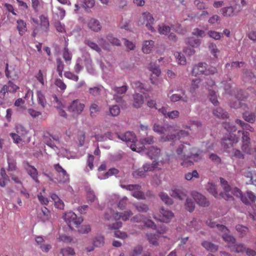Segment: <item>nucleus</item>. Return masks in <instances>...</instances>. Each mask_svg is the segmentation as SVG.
<instances>
[{
	"mask_svg": "<svg viewBox=\"0 0 256 256\" xmlns=\"http://www.w3.org/2000/svg\"><path fill=\"white\" fill-rule=\"evenodd\" d=\"M238 142V138L234 134H229V135L225 136L224 138L223 144L226 148H228L229 144L232 145Z\"/></svg>",
	"mask_w": 256,
	"mask_h": 256,
	"instance_id": "17",
	"label": "nucleus"
},
{
	"mask_svg": "<svg viewBox=\"0 0 256 256\" xmlns=\"http://www.w3.org/2000/svg\"><path fill=\"white\" fill-rule=\"evenodd\" d=\"M146 172L142 168H139L132 172V176L134 178H137L140 177H143L145 176Z\"/></svg>",
	"mask_w": 256,
	"mask_h": 256,
	"instance_id": "63",
	"label": "nucleus"
},
{
	"mask_svg": "<svg viewBox=\"0 0 256 256\" xmlns=\"http://www.w3.org/2000/svg\"><path fill=\"white\" fill-rule=\"evenodd\" d=\"M216 227L218 230L224 232V234L222 235V238L226 242L230 243L232 244H234L235 242V239L234 237L227 234L226 232H228V230L225 226L223 225L217 224Z\"/></svg>",
	"mask_w": 256,
	"mask_h": 256,
	"instance_id": "14",
	"label": "nucleus"
},
{
	"mask_svg": "<svg viewBox=\"0 0 256 256\" xmlns=\"http://www.w3.org/2000/svg\"><path fill=\"white\" fill-rule=\"evenodd\" d=\"M134 103L133 106L136 108H140L144 102V98L142 94H135L133 96Z\"/></svg>",
	"mask_w": 256,
	"mask_h": 256,
	"instance_id": "24",
	"label": "nucleus"
},
{
	"mask_svg": "<svg viewBox=\"0 0 256 256\" xmlns=\"http://www.w3.org/2000/svg\"><path fill=\"white\" fill-rule=\"evenodd\" d=\"M220 12L222 15L225 17L232 16L236 13L234 8L232 6L223 8L220 10Z\"/></svg>",
	"mask_w": 256,
	"mask_h": 256,
	"instance_id": "28",
	"label": "nucleus"
},
{
	"mask_svg": "<svg viewBox=\"0 0 256 256\" xmlns=\"http://www.w3.org/2000/svg\"><path fill=\"white\" fill-rule=\"evenodd\" d=\"M188 132L184 130H180L176 134H168L161 136V140L163 142H172V144L174 145V142L182 138L188 136Z\"/></svg>",
	"mask_w": 256,
	"mask_h": 256,
	"instance_id": "5",
	"label": "nucleus"
},
{
	"mask_svg": "<svg viewBox=\"0 0 256 256\" xmlns=\"http://www.w3.org/2000/svg\"><path fill=\"white\" fill-rule=\"evenodd\" d=\"M211 84L212 90L211 91L209 89V100L211 101V102L214 105L216 106L217 104L218 103L215 92L216 90V88L215 86L213 81L212 80L210 82L209 80V86H210V84Z\"/></svg>",
	"mask_w": 256,
	"mask_h": 256,
	"instance_id": "19",
	"label": "nucleus"
},
{
	"mask_svg": "<svg viewBox=\"0 0 256 256\" xmlns=\"http://www.w3.org/2000/svg\"><path fill=\"white\" fill-rule=\"evenodd\" d=\"M131 194L134 198L139 200H144L146 198L144 193L140 190V189L133 190Z\"/></svg>",
	"mask_w": 256,
	"mask_h": 256,
	"instance_id": "52",
	"label": "nucleus"
},
{
	"mask_svg": "<svg viewBox=\"0 0 256 256\" xmlns=\"http://www.w3.org/2000/svg\"><path fill=\"white\" fill-rule=\"evenodd\" d=\"M172 127L168 124L160 125L154 124L153 126V130L160 134H164L172 132Z\"/></svg>",
	"mask_w": 256,
	"mask_h": 256,
	"instance_id": "13",
	"label": "nucleus"
},
{
	"mask_svg": "<svg viewBox=\"0 0 256 256\" xmlns=\"http://www.w3.org/2000/svg\"><path fill=\"white\" fill-rule=\"evenodd\" d=\"M44 142L48 146L52 148L54 150H58V146L56 145L54 142L52 140L50 136L44 135L43 138Z\"/></svg>",
	"mask_w": 256,
	"mask_h": 256,
	"instance_id": "30",
	"label": "nucleus"
},
{
	"mask_svg": "<svg viewBox=\"0 0 256 256\" xmlns=\"http://www.w3.org/2000/svg\"><path fill=\"white\" fill-rule=\"evenodd\" d=\"M63 58L65 60L66 62H70L72 58V54L69 52L68 48L67 46H65L64 48L63 53H62Z\"/></svg>",
	"mask_w": 256,
	"mask_h": 256,
	"instance_id": "54",
	"label": "nucleus"
},
{
	"mask_svg": "<svg viewBox=\"0 0 256 256\" xmlns=\"http://www.w3.org/2000/svg\"><path fill=\"white\" fill-rule=\"evenodd\" d=\"M209 50L210 51V53L213 56L212 58H211L212 59V64H215V62H216L218 58V54L219 53L218 50L216 48V45L212 44L210 46H209Z\"/></svg>",
	"mask_w": 256,
	"mask_h": 256,
	"instance_id": "27",
	"label": "nucleus"
},
{
	"mask_svg": "<svg viewBox=\"0 0 256 256\" xmlns=\"http://www.w3.org/2000/svg\"><path fill=\"white\" fill-rule=\"evenodd\" d=\"M86 198L88 201L92 202H94L96 200H97L94 190H92L90 186H86Z\"/></svg>",
	"mask_w": 256,
	"mask_h": 256,
	"instance_id": "39",
	"label": "nucleus"
},
{
	"mask_svg": "<svg viewBox=\"0 0 256 256\" xmlns=\"http://www.w3.org/2000/svg\"><path fill=\"white\" fill-rule=\"evenodd\" d=\"M84 108V104L81 103L78 100H76L72 101L68 107V110L70 112L73 114L74 115H78L82 113Z\"/></svg>",
	"mask_w": 256,
	"mask_h": 256,
	"instance_id": "7",
	"label": "nucleus"
},
{
	"mask_svg": "<svg viewBox=\"0 0 256 256\" xmlns=\"http://www.w3.org/2000/svg\"><path fill=\"white\" fill-rule=\"evenodd\" d=\"M110 115L112 116H117L120 112V107L117 105L110 106L109 108Z\"/></svg>",
	"mask_w": 256,
	"mask_h": 256,
	"instance_id": "55",
	"label": "nucleus"
},
{
	"mask_svg": "<svg viewBox=\"0 0 256 256\" xmlns=\"http://www.w3.org/2000/svg\"><path fill=\"white\" fill-rule=\"evenodd\" d=\"M62 218L70 226L72 224L78 226L81 224L84 220L81 216H77L76 214L72 212L65 213L63 215Z\"/></svg>",
	"mask_w": 256,
	"mask_h": 256,
	"instance_id": "4",
	"label": "nucleus"
},
{
	"mask_svg": "<svg viewBox=\"0 0 256 256\" xmlns=\"http://www.w3.org/2000/svg\"><path fill=\"white\" fill-rule=\"evenodd\" d=\"M142 18L144 20V24H146V27L152 32H156L155 28L152 26L154 20L150 12H145L142 14Z\"/></svg>",
	"mask_w": 256,
	"mask_h": 256,
	"instance_id": "8",
	"label": "nucleus"
},
{
	"mask_svg": "<svg viewBox=\"0 0 256 256\" xmlns=\"http://www.w3.org/2000/svg\"><path fill=\"white\" fill-rule=\"evenodd\" d=\"M136 210L140 212H146L149 210V206L142 202H138L134 204Z\"/></svg>",
	"mask_w": 256,
	"mask_h": 256,
	"instance_id": "42",
	"label": "nucleus"
},
{
	"mask_svg": "<svg viewBox=\"0 0 256 256\" xmlns=\"http://www.w3.org/2000/svg\"><path fill=\"white\" fill-rule=\"evenodd\" d=\"M220 182L224 192H221L220 195L226 200H230L232 198V194L240 198L242 202L246 204H250L251 202H254L256 199V197L252 192H248L246 195L242 196L241 191L238 188H234L231 190V188L228 184V182L223 178H220Z\"/></svg>",
	"mask_w": 256,
	"mask_h": 256,
	"instance_id": "1",
	"label": "nucleus"
},
{
	"mask_svg": "<svg viewBox=\"0 0 256 256\" xmlns=\"http://www.w3.org/2000/svg\"><path fill=\"white\" fill-rule=\"evenodd\" d=\"M16 28L20 36H22L27 30L26 22L22 20H17Z\"/></svg>",
	"mask_w": 256,
	"mask_h": 256,
	"instance_id": "36",
	"label": "nucleus"
},
{
	"mask_svg": "<svg viewBox=\"0 0 256 256\" xmlns=\"http://www.w3.org/2000/svg\"><path fill=\"white\" fill-rule=\"evenodd\" d=\"M186 42L190 46L194 48L200 45V41L198 38L191 37L186 40Z\"/></svg>",
	"mask_w": 256,
	"mask_h": 256,
	"instance_id": "35",
	"label": "nucleus"
},
{
	"mask_svg": "<svg viewBox=\"0 0 256 256\" xmlns=\"http://www.w3.org/2000/svg\"><path fill=\"white\" fill-rule=\"evenodd\" d=\"M40 26L46 32H48L50 26L49 20L47 17L44 15L40 16Z\"/></svg>",
	"mask_w": 256,
	"mask_h": 256,
	"instance_id": "40",
	"label": "nucleus"
},
{
	"mask_svg": "<svg viewBox=\"0 0 256 256\" xmlns=\"http://www.w3.org/2000/svg\"><path fill=\"white\" fill-rule=\"evenodd\" d=\"M142 168L146 172L159 170L160 168L159 167V162L155 160L151 164L149 163L144 164L142 166Z\"/></svg>",
	"mask_w": 256,
	"mask_h": 256,
	"instance_id": "23",
	"label": "nucleus"
},
{
	"mask_svg": "<svg viewBox=\"0 0 256 256\" xmlns=\"http://www.w3.org/2000/svg\"><path fill=\"white\" fill-rule=\"evenodd\" d=\"M236 122L240 125L244 130H249L250 132H252L254 130V128L250 126V124L244 123L240 120H236Z\"/></svg>",
	"mask_w": 256,
	"mask_h": 256,
	"instance_id": "59",
	"label": "nucleus"
},
{
	"mask_svg": "<svg viewBox=\"0 0 256 256\" xmlns=\"http://www.w3.org/2000/svg\"><path fill=\"white\" fill-rule=\"evenodd\" d=\"M242 80L246 82L254 83L256 82V78L254 74L248 70H245L242 74Z\"/></svg>",
	"mask_w": 256,
	"mask_h": 256,
	"instance_id": "21",
	"label": "nucleus"
},
{
	"mask_svg": "<svg viewBox=\"0 0 256 256\" xmlns=\"http://www.w3.org/2000/svg\"><path fill=\"white\" fill-rule=\"evenodd\" d=\"M106 40L113 46H120L121 45L120 40L112 34L106 35Z\"/></svg>",
	"mask_w": 256,
	"mask_h": 256,
	"instance_id": "34",
	"label": "nucleus"
},
{
	"mask_svg": "<svg viewBox=\"0 0 256 256\" xmlns=\"http://www.w3.org/2000/svg\"><path fill=\"white\" fill-rule=\"evenodd\" d=\"M16 130L17 134L22 136L28 133L26 129L22 124H18L16 126Z\"/></svg>",
	"mask_w": 256,
	"mask_h": 256,
	"instance_id": "56",
	"label": "nucleus"
},
{
	"mask_svg": "<svg viewBox=\"0 0 256 256\" xmlns=\"http://www.w3.org/2000/svg\"><path fill=\"white\" fill-rule=\"evenodd\" d=\"M60 254L62 256H72L76 254L74 249L70 246L61 248Z\"/></svg>",
	"mask_w": 256,
	"mask_h": 256,
	"instance_id": "41",
	"label": "nucleus"
},
{
	"mask_svg": "<svg viewBox=\"0 0 256 256\" xmlns=\"http://www.w3.org/2000/svg\"><path fill=\"white\" fill-rule=\"evenodd\" d=\"M88 27L94 32H98L101 30L102 25L100 21L94 18H91L88 23Z\"/></svg>",
	"mask_w": 256,
	"mask_h": 256,
	"instance_id": "15",
	"label": "nucleus"
},
{
	"mask_svg": "<svg viewBox=\"0 0 256 256\" xmlns=\"http://www.w3.org/2000/svg\"><path fill=\"white\" fill-rule=\"evenodd\" d=\"M160 150L157 148L151 147L148 152V155L151 159L156 160L160 155Z\"/></svg>",
	"mask_w": 256,
	"mask_h": 256,
	"instance_id": "31",
	"label": "nucleus"
},
{
	"mask_svg": "<svg viewBox=\"0 0 256 256\" xmlns=\"http://www.w3.org/2000/svg\"><path fill=\"white\" fill-rule=\"evenodd\" d=\"M8 167L7 168L8 172H14L16 170V162L15 158L12 156H8L7 158Z\"/></svg>",
	"mask_w": 256,
	"mask_h": 256,
	"instance_id": "29",
	"label": "nucleus"
},
{
	"mask_svg": "<svg viewBox=\"0 0 256 256\" xmlns=\"http://www.w3.org/2000/svg\"><path fill=\"white\" fill-rule=\"evenodd\" d=\"M186 144L180 145L176 152L178 158L182 160L181 165L188 167L193 164V161L196 160L198 154L194 152V148H191L189 144L186 142Z\"/></svg>",
	"mask_w": 256,
	"mask_h": 256,
	"instance_id": "2",
	"label": "nucleus"
},
{
	"mask_svg": "<svg viewBox=\"0 0 256 256\" xmlns=\"http://www.w3.org/2000/svg\"><path fill=\"white\" fill-rule=\"evenodd\" d=\"M100 108L96 104L93 103L90 104V112L91 117H95L96 114L100 112Z\"/></svg>",
	"mask_w": 256,
	"mask_h": 256,
	"instance_id": "44",
	"label": "nucleus"
},
{
	"mask_svg": "<svg viewBox=\"0 0 256 256\" xmlns=\"http://www.w3.org/2000/svg\"><path fill=\"white\" fill-rule=\"evenodd\" d=\"M206 63L200 62L195 66L192 71V74L194 76H197L198 74H204L206 75Z\"/></svg>",
	"mask_w": 256,
	"mask_h": 256,
	"instance_id": "11",
	"label": "nucleus"
},
{
	"mask_svg": "<svg viewBox=\"0 0 256 256\" xmlns=\"http://www.w3.org/2000/svg\"><path fill=\"white\" fill-rule=\"evenodd\" d=\"M24 166L28 174L38 184L40 182L38 178V172L37 170L32 166H31L28 162H24Z\"/></svg>",
	"mask_w": 256,
	"mask_h": 256,
	"instance_id": "9",
	"label": "nucleus"
},
{
	"mask_svg": "<svg viewBox=\"0 0 256 256\" xmlns=\"http://www.w3.org/2000/svg\"><path fill=\"white\" fill-rule=\"evenodd\" d=\"M46 73L44 70H40L38 73L36 74V78L37 80L42 84L44 86L45 84L44 79H46Z\"/></svg>",
	"mask_w": 256,
	"mask_h": 256,
	"instance_id": "43",
	"label": "nucleus"
},
{
	"mask_svg": "<svg viewBox=\"0 0 256 256\" xmlns=\"http://www.w3.org/2000/svg\"><path fill=\"white\" fill-rule=\"evenodd\" d=\"M194 3L198 9H205L208 4V0H195Z\"/></svg>",
	"mask_w": 256,
	"mask_h": 256,
	"instance_id": "51",
	"label": "nucleus"
},
{
	"mask_svg": "<svg viewBox=\"0 0 256 256\" xmlns=\"http://www.w3.org/2000/svg\"><path fill=\"white\" fill-rule=\"evenodd\" d=\"M9 180V178L6 173L4 168H2L0 172V186L4 188L6 182Z\"/></svg>",
	"mask_w": 256,
	"mask_h": 256,
	"instance_id": "33",
	"label": "nucleus"
},
{
	"mask_svg": "<svg viewBox=\"0 0 256 256\" xmlns=\"http://www.w3.org/2000/svg\"><path fill=\"white\" fill-rule=\"evenodd\" d=\"M128 89V86L126 85H124L121 86H112V90L114 93L120 95L124 94Z\"/></svg>",
	"mask_w": 256,
	"mask_h": 256,
	"instance_id": "37",
	"label": "nucleus"
},
{
	"mask_svg": "<svg viewBox=\"0 0 256 256\" xmlns=\"http://www.w3.org/2000/svg\"><path fill=\"white\" fill-rule=\"evenodd\" d=\"M95 138L97 141L103 142L106 140L108 138L110 139L111 137V132H108L104 134H96L95 135Z\"/></svg>",
	"mask_w": 256,
	"mask_h": 256,
	"instance_id": "49",
	"label": "nucleus"
},
{
	"mask_svg": "<svg viewBox=\"0 0 256 256\" xmlns=\"http://www.w3.org/2000/svg\"><path fill=\"white\" fill-rule=\"evenodd\" d=\"M80 6L86 10L92 8L95 5V0H80Z\"/></svg>",
	"mask_w": 256,
	"mask_h": 256,
	"instance_id": "26",
	"label": "nucleus"
},
{
	"mask_svg": "<svg viewBox=\"0 0 256 256\" xmlns=\"http://www.w3.org/2000/svg\"><path fill=\"white\" fill-rule=\"evenodd\" d=\"M159 196L162 200L167 205H171L173 203L172 199L166 194L164 192L159 194Z\"/></svg>",
	"mask_w": 256,
	"mask_h": 256,
	"instance_id": "45",
	"label": "nucleus"
},
{
	"mask_svg": "<svg viewBox=\"0 0 256 256\" xmlns=\"http://www.w3.org/2000/svg\"><path fill=\"white\" fill-rule=\"evenodd\" d=\"M214 114L218 117L222 118H226L228 114L224 112V110L221 108H218L214 111Z\"/></svg>",
	"mask_w": 256,
	"mask_h": 256,
	"instance_id": "61",
	"label": "nucleus"
},
{
	"mask_svg": "<svg viewBox=\"0 0 256 256\" xmlns=\"http://www.w3.org/2000/svg\"><path fill=\"white\" fill-rule=\"evenodd\" d=\"M130 84L134 89L144 92V91L149 92L150 90V86H145L144 84L138 80L131 81Z\"/></svg>",
	"mask_w": 256,
	"mask_h": 256,
	"instance_id": "16",
	"label": "nucleus"
},
{
	"mask_svg": "<svg viewBox=\"0 0 256 256\" xmlns=\"http://www.w3.org/2000/svg\"><path fill=\"white\" fill-rule=\"evenodd\" d=\"M104 238L103 236H96L93 242V244L96 247H100L102 246L104 243Z\"/></svg>",
	"mask_w": 256,
	"mask_h": 256,
	"instance_id": "50",
	"label": "nucleus"
},
{
	"mask_svg": "<svg viewBox=\"0 0 256 256\" xmlns=\"http://www.w3.org/2000/svg\"><path fill=\"white\" fill-rule=\"evenodd\" d=\"M64 76L67 78L75 82H77L78 80V76L70 72H66L64 73Z\"/></svg>",
	"mask_w": 256,
	"mask_h": 256,
	"instance_id": "64",
	"label": "nucleus"
},
{
	"mask_svg": "<svg viewBox=\"0 0 256 256\" xmlns=\"http://www.w3.org/2000/svg\"><path fill=\"white\" fill-rule=\"evenodd\" d=\"M143 248L140 245L135 246L132 251L130 254V256H138L142 252Z\"/></svg>",
	"mask_w": 256,
	"mask_h": 256,
	"instance_id": "58",
	"label": "nucleus"
},
{
	"mask_svg": "<svg viewBox=\"0 0 256 256\" xmlns=\"http://www.w3.org/2000/svg\"><path fill=\"white\" fill-rule=\"evenodd\" d=\"M192 196L197 204L201 206H205L206 204V199L204 196L197 192H193Z\"/></svg>",
	"mask_w": 256,
	"mask_h": 256,
	"instance_id": "20",
	"label": "nucleus"
},
{
	"mask_svg": "<svg viewBox=\"0 0 256 256\" xmlns=\"http://www.w3.org/2000/svg\"><path fill=\"white\" fill-rule=\"evenodd\" d=\"M171 26L162 22L158 26V32L160 35L167 36L171 31Z\"/></svg>",
	"mask_w": 256,
	"mask_h": 256,
	"instance_id": "22",
	"label": "nucleus"
},
{
	"mask_svg": "<svg viewBox=\"0 0 256 256\" xmlns=\"http://www.w3.org/2000/svg\"><path fill=\"white\" fill-rule=\"evenodd\" d=\"M171 196L174 198L182 200L185 196V194L180 190L174 189L172 191Z\"/></svg>",
	"mask_w": 256,
	"mask_h": 256,
	"instance_id": "53",
	"label": "nucleus"
},
{
	"mask_svg": "<svg viewBox=\"0 0 256 256\" xmlns=\"http://www.w3.org/2000/svg\"><path fill=\"white\" fill-rule=\"evenodd\" d=\"M106 166L105 164H102L98 168V171L99 173L98 174V177L100 180H105L108 178L109 176L112 175L118 174V170L115 168H110L108 172L105 173H101L102 171H104L106 170Z\"/></svg>",
	"mask_w": 256,
	"mask_h": 256,
	"instance_id": "6",
	"label": "nucleus"
},
{
	"mask_svg": "<svg viewBox=\"0 0 256 256\" xmlns=\"http://www.w3.org/2000/svg\"><path fill=\"white\" fill-rule=\"evenodd\" d=\"M154 44V42L152 40L144 41L142 48L143 52L146 54L150 53L153 48Z\"/></svg>",
	"mask_w": 256,
	"mask_h": 256,
	"instance_id": "32",
	"label": "nucleus"
},
{
	"mask_svg": "<svg viewBox=\"0 0 256 256\" xmlns=\"http://www.w3.org/2000/svg\"><path fill=\"white\" fill-rule=\"evenodd\" d=\"M243 117L246 121L251 123L254 122L256 120L255 116L253 114L248 112L244 113Z\"/></svg>",
	"mask_w": 256,
	"mask_h": 256,
	"instance_id": "57",
	"label": "nucleus"
},
{
	"mask_svg": "<svg viewBox=\"0 0 256 256\" xmlns=\"http://www.w3.org/2000/svg\"><path fill=\"white\" fill-rule=\"evenodd\" d=\"M104 92V88L102 86H98L89 88V92L90 94L96 97L100 96Z\"/></svg>",
	"mask_w": 256,
	"mask_h": 256,
	"instance_id": "25",
	"label": "nucleus"
},
{
	"mask_svg": "<svg viewBox=\"0 0 256 256\" xmlns=\"http://www.w3.org/2000/svg\"><path fill=\"white\" fill-rule=\"evenodd\" d=\"M140 142L142 146L140 148H137V150L140 151V148L142 150L144 148V145L146 144H151L154 142V137L152 136H148L146 138H141L140 140Z\"/></svg>",
	"mask_w": 256,
	"mask_h": 256,
	"instance_id": "38",
	"label": "nucleus"
},
{
	"mask_svg": "<svg viewBox=\"0 0 256 256\" xmlns=\"http://www.w3.org/2000/svg\"><path fill=\"white\" fill-rule=\"evenodd\" d=\"M6 85L8 92L12 93H14L19 88L18 86L10 80Z\"/></svg>",
	"mask_w": 256,
	"mask_h": 256,
	"instance_id": "62",
	"label": "nucleus"
},
{
	"mask_svg": "<svg viewBox=\"0 0 256 256\" xmlns=\"http://www.w3.org/2000/svg\"><path fill=\"white\" fill-rule=\"evenodd\" d=\"M185 208L190 212H192L195 208V204L190 198H187L185 202Z\"/></svg>",
	"mask_w": 256,
	"mask_h": 256,
	"instance_id": "46",
	"label": "nucleus"
},
{
	"mask_svg": "<svg viewBox=\"0 0 256 256\" xmlns=\"http://www.w3.org/2000/svg\"><path fill=\"white\" fill-rule=\"evenodd\" d=\"M84 43L88 45L89 47H90L92 49L96 50V52H101L100 48L98 46L97 44H96L92 40H84Z\"/></svg>",
	"mask_w": 256,
	"mask_h": 256,
	"instance_id": "47",
	"label": "nucleus"
},
{
	"mask_svg": "<svg viewBox=\"0 0 256 256\" xmlns=\"http://www.w3.org/2000/svg\"><path fill=\"white\" fill-rule=\"evenodd\" d=\"M118 138L124 142H126L127 144H130V148L133 151L140 152L134 144L136 142V136L134 133L127 132L124 134H116Z\"/></svg>",
	"mask_w": 256,
	"mask_h": 256,
	"instance_id": "3",
	"label": "nucleus"
},
{
	"mask_svg": "<svg viewBox=\"0 0 256 256\" xmlns=\"http://www.w3.org/2000/svg\"><path fill=\"white\" fill-rule=\"evenodd\" d=\"M242 140L243 144L242 146V150L246 153H250L249 148V143L250 138H249V134L248 132L244 131L242 132Z\"/></svg>",
	"mask_w": 256,
	"mask_h": 256,
	"instance_id": "18",
	"label": "nucleus"
},
{
	"mask_svg": "<svg viewBox=\"0 0 256 256\" xmlns=\"http://www.w3.org/2000/svg\"><path fill=\"white\" fill-rule=\"evenodd\" d=\"M54 166V170L58 174L59 176L62 177L60 182L62 183L68 182L69 175L66 172V170H64L59 164H55Z\"/></svg>",
	"mask_w": 256,
	"mask_h": 256,
	"instance_id": "10",
	"label": "nucleus"
},
{
	"mask_svg": "<svg viewBox=\"0 0 256 256\" xmlns=\"http://www.w3.org/2000/svg\"><path fill=\"white\" fill-rule=\"evenodd\" d=\"M94 156L92 154H88V159L86 160V164L87 166L89 168V170L88 169L86 168L85 170H86L88 172L89 171V170H92L94 167Z\"/></svg>",
	"mask_w": 256,
	"mask_h": 256,
	"instance_id": "60",
	"label": "nucleus"
},
{
	"mask_svg": "<svg viewBox=\"0 0 256 256\" xmlns=\"http://www.w3.org/2000/svg\"><path fill=\"white\" fill-rule=\"evenodd\" d=\"M160 213L161 215L160 216V218H158V220L163 222H168L174 216L171 211L166 210L164 208H161Z\"/></svg>",
	"mask_w": 256,
	"mask_h": 256,
	"instance_id": "12",
	"label": "nucleus"
},
{
	"mask_svg": "<svg viewBox=\"0 0 256 256\" xmlns=\"http://www.w3.org/2000/svg\"><path fill=\"white\" fill-rule=\"evenodd\" d=\"M37 97L38 104H40L42 108H44L46 105V102L44 94L41 91H38Z\"/></svg>",
	"mask_w": 256,
	"mask_h": 256,
	"instance_id": "48",
	"label": "nucleus"
}]
</instances>
